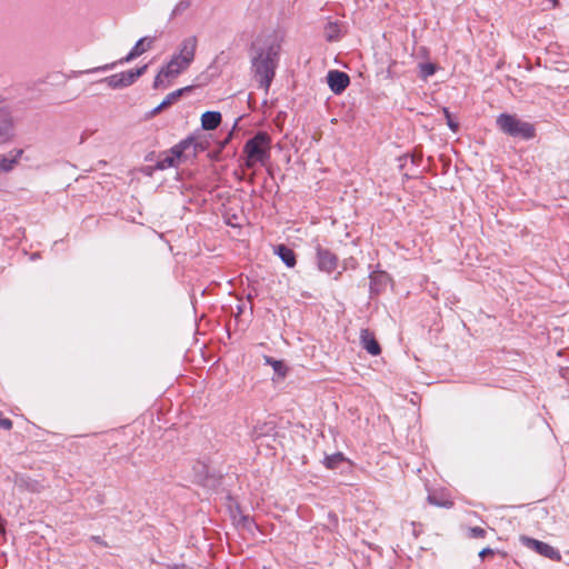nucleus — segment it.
<instances>
[{"label":"nucleus","instance_id":"nucleus-2","mask_svg":"<svg viewBox=\"0 0 569 569\" xmlns=\"http://www.w3.org/2000/svg\"><path fill=\"white\" fill-rule=\"evenodd\" d=\"M271 137L266 131L257 132L243 146V166L252 169L257 163L264 166L270 159Z\"/></svg>","mask_w":569,"mask_h":569},{"label":"nucleus","instance_id":"nucleus-7","mask_svg":"<svg viewBox=\"0 0 569 569\" xmlns=\"http://www.w3.org/2000/svg\"><path fill=\"white\" fill-rule=\"evenodd\" d=\"M520 541L523 546L536 551L540 556H543L552 561L561 560L560 552L557 549H555L552 546H550L543 541H539L535 538L527 537V536H521Z\"/></svg>","mask_w":569,"mask_h":569},{"label":"nucleus","instance_id":"nucleus-24","mask_svg":"<svg viewBox=\"0 0 569 569\" xmlns=\"http://www.w3.org/2000/svg\"><path fill=\"white\" fill-rule=\"evenodd\" d=\"M191 6V0H180L171 12V19L182 14Z\"/></svg>","mask_w":569,"mask_h":569},{"label":"nucleus","instance_id":"nucleus-16","mask_svg":"<svg viewBox=\"0 0 569 569\" xmlns=\"http://www.w3.org/2000/svg\"><path fill=\"white\" fill-rule=\"evenodd\" d=\"M274 253L281 259V261L288 267L293 268L297 263L295 251L286 244H278L274 248Z\"/></svg>","mask_w":569,"mask_h":569},{"label":"nucleus","instance_id":"nucleus-14","mask_svg":"<svg viewBox=\"0 0 569 569\" xmlns=\"http://www.w3.org/2000/svg\"><path fill=\"white\" fill-rule=\"evenodd\" d=\"M23 153L22 149H14L9 154H0V172H10L13 170Z\"/></svg>","mask_w":569,"mask_h":569},{"label":"nucleus","instance_id":"nucleus-30","mask_svg":"<svg viewBox=\"0 0 569 569\" xmlns=\"http://www.w3.org/2000/svg\"><path fill=\"white\" fill-rule=\"evenodd\" d=\"M170 157H174V161L177 162L178 159H180L184 153L183 151L178 147V144L173 146L169 151H167Z\"/></svg>","mask_w":569,"mask_h":569},{"label":"nucleus","instance_id":"nucleus-27","mask_svg":"<svg viewBox=\"0 0 569 569\" xmlns=\"http://www.w3.org/2000/svg\"><path fill=\"white\" fill-rule=\"evenodd\" d=\"M443 114H445V118H446V120H447V124H448V127H449L453 132H457V131L459 130V123L452 119L451 113H450V111L448 110V108H443Z\"/></svg>","mask_w":569,"mask_h":569},{"label":"nucleus","instance_id":"nucleus-3","mask_svg":"<svg viewBox=\"0 0 569 569\" xmlns=\"http://www.w3.org/2000/svg\"><path fill=\"white\" fill-rule=\"evenodd\" d=\"M497 127L503 133L523 140H530L536 136L533 124L522 121L515 114L501 113L496 120Z\"/></svg>","mask_w":569,"mask_h":569},{"label":"nucleus","instance_id":"nucleus-34","mask_svg":"<svg viewBox=\"0 0 569 569\" xmlns=\"http://www.w3.org/2000/svg\"><path fill=\"white\" fill-rule=\"evenodd\" d=\"M421 160H422V153L421 152L420 153H413L411 156V161L413 163H416V164H419Z\"/></svg>","mask_w":569,"mask_h":569},{"label":"nucleus","instance_id":"nucleus-31","mask_svg":"<svg viewBox=\"0 0 569 569\" xmlns=\"http://www.w3.org/2000/svg\"><path fill=\"white\" fill-rule=\"evenodd\" d=\"M0 428H2L4 430H10L12 428V421L8 418H4L1 411H0Z\"/></svg>","mask_w":569,"mask_h":569},{"label":"nucleus","instance_id":"nucleus-35","mask_svg":"<svg viewBox=\"0 0 569 569\" xmlns=\"http://www.w3.org/2000/svg\"><path fill=\"white\" fill-rule=\"evenodd\" d=\"M92 133V131L84 130L80 137V143H83L86 139Z\"/></svg>","mask_w":569,"mask_h":569},{"label":"nucleus","instance_id":"nucleus-32","mask_svg":"<svg viewBox=\"0 0 569 569\" xmlns=\"http://www.w3.org/2000/svg\"><path fill=\"white\" fill-rule=\"evenodd\" d=\"M495 555V550L487 547V548H483L480 552H479V557L481 559H485L486 557L488 556H493Z\"/></svg>","mask_w":569,"mask_h":569},{"label":"nucleus","instance_id":"nucleus-4","mask_svg":"<svg viewBox=\"0 0 569 569\" xmlns=\"http://www.w3.org/2000/svg\"><path fill=\"white\" fill-rule=\"evenodd\" d=\"M153 41H154V38H149V37L141 38L136 42V44L132 47L130 52L124 58H121L119 61H114L111 63H107L104 66L79 71L78 73L86 74V73H94V72H100V71L112 70L116 68V66L130 62V61L134 60L136 58H138L139 56H141L142 53H144L147 50L151 49Z\"/></svg>","mask_w":569,"mask_h":569},{"label":"nucleus","instance_id":"nucleus-22","mask_svg":"<svg viewBox=\"0 0 569 569\" xmlns=\"http://www.w3.org/2000/svg\"><path fill=\"white\" fill-rule=\"evenodd\" d=\"M174 157H170L168 152H163L159 156V159L154 166L157 170H164L176 166Z\"/></svg>","mask_w":569,"mask_h":569},{"label":"nucleus","instance_id":"nucleus-17","mask_svg":"<svg viewBox=\"0 0 569 569\" xmlns=\"http://www.w3.org/2000/svg\"><path fill=\"white\" fill-rule=\"evenodd\" d=\"M178 147L183 151L186 156L187 152L192 149L191 154L196 156L198 151L204 150V146L201 142H198L194 137L190 136L178 143Z\"/></svg>","mask_w":569,"mask_h":569},{"label":"nucleus","instance_id":"nucleus-18","mask_svg":"<svg viewBox=\"0 0 569 569\" xmlns=\"http://www.w3.org/2000/svg\"><path fill=\"white\" fill-rule=\"evenodd\" d=\"M369 278L372 293H379L386 287L388 280L386 272H371Z\"/></svg>","mask_w":569,"mask_h":569},{"label":"nucleus","instance_id":"nucleus-36","mask_svg":"<svg viewBox=\"0 0 569 569\" xmlns=\"http://www.w3.org/2000/svg\"><path fill=\"white\" fill-rule=\"evenodd\" d=\"M91 540H93L94 542H97L99 545L107 546V543L103 541V539L100 536H92Z\"/></svg>","mask_w":569,"mask_h":569},{"label":"nucleus","instance_id":"nucleus-15","mask_svg":"<svg viewBox=\"0 0 569 569\" xmlns=\"http://www.w3.org/2000/svg\"><path fill=\"white\" fill-rule=\"evenodd\" d=\"M222 121V116L219 111H206L201 116V127L206 131L217 129Z\"/></svg>","mask_w":569,"mask_h":569},{"label":"nucleus","instance_id":"nucleus-13","mask_svg":"<svg viewBox=\"0 0 569 569\" xmlns=\"http://www.w3.org/2000/svg\"><path fill=\"white\" fill-rule=\"evenodd\" d=\"M191 90V87H184V88H180L178 90H174L172 92H170L163 100L160 104H158L156 108H153L149 116L150 117H154L157 114H159L162 110L169 108L170 106H172L173 103H176L182 96L184 92L187 91H190Z\"/></svg>","mask_w":569,"mask_h":569},{"label":"nucleus","instance_id":"nucleus-9","mask_svg":"<svg viewBox=\"0 0 569 569\" xmlns=\"http://www.w3.org/2000/svg\"><path fill=\"white\" fill-rule=\"evenodd\" d=\"M317 264L319 270L330 273L338 266V257L329 249L317 247Z\"/></svg>","mask_w":569,"mask_h":569},{"label":"nucleus","instance_id":"nucleus-21","mask_svg":"<svg viewBox=\"0 0 569 569\" xmlns=\"http://www.w3.org/2000/svg\"><path fill=\"white\" fill-rule=\"evenodd\" d=\"M345 456L341 452L333 453L331 456H327L323 460L326 468L335 470L340 467L341 463L345 462Z\"/></svg>","mask_w":569,"mask_h":569},{"label":"nucleus","instance_id":"nucleus-6","mask_svg":"<svg viewBox=\"0 0 569 569\" xmlns=\"http://www.w3.org/2000/svg\"><path fill=\"white\" fill-rule=\"evenodd\" d=\"M147 69L148 64H143L136 69L106 77L100 82L107 83L111 89H122L134 83L138 78L146 73Z\"/></svg>","mask_w":569,"mask_h":569},{"label":"nucleus","instance_id":"nucleus-10","mask_svg":"<svg viewBox=\"0 0 569 569\" xmlns=\"http://www.w3.org/2000/svg\"><path fill=\"white\" fill-rule=\"evenodd\" d=\"M197 44L198 40L196 36L188 37L181 42L179 53L173 56L180 59L182 64L189 67L194 59Z\"/></svg>","mask_w":569,"mask_h":569},{"label":"nucleus","instance_id":"nucleus-1","mask_svg":"<svg viewBox=\"0 0 569 569\" xmlns=\"http://www.w3.org/2000/svg\"><path fill=\"white\" fill-rule=\"evenodd\" d=\"M280 46L271 43L266 48L257 50L251 60V68L254 78L259 81L260 87L268 90L276 74V68L279 61Z\"/></svg>","mask_w":569,"mask_h":569},{"label":"nucleus","instance_id":"nucleus-29","mask_svg":"<svg viewBox=\"0 0 569 569\" xmlns=\"http://www.w3.org/2000/svg\"><path fill=\"white\" fill-rule=\"evenodd\" d=\"M238 525L242 526L243 528L250 530L251 526L254 525L253 519H251L249 516L242 515L239 520H237Z\"/></svg>","mask_w":569,"mask_h":569},{"label":"nucleus","instance_id":"nucleus-38","mask_svg":"<svg viewBox=\"0 0 569 569\" xmlns=\"http://www.w3.org/2000/svg\"><path fill=\"white\" fill-rule=\"evenodd\" d=\"M247 298H248V300H249V301H251V300H252V296H251L250 293L248 295V297H247Z\"/></svg>","mask_w":569,"mask_h":569},{"label":"nucleus","instance_id":"nucleus-28","mask_svg":"<svg viewBox=\"0 0 569 569\" xmlns=\"http://www.w3.org/2000/svg\"><path fill=\"white\" fill-rule=\"evenodd\" d=\"M420 68H421V73L423 74V77L432 76L436 72V66L430 62L422 63L420 66Z\"/></svg>","mask_w":569,"mask_h":569},{"label":"nucleus","instance_id":"nucleus-23","mask_svg":"<svg viewBox=\"0 0 569 569\" xmlns=\"http://www.w3.org/2000/svg\"><path fill=\"white\" fill-rule=\"evenodd\" d=\"M266 363L270 365L274 373H277L279 377H284L287 375V367L281 360H276L271 357H264Z\"/></svg>","mask_w":569,"mask_h":569},{"label":"nucleus","instance_id":"nucleus-25","mask_svg":"<svg viewBox=\"0 0 569 569\" xmlns=\"http://www.w3.org/2000/svg\"><path fill=\"white\" fill-rule=\"evenodd\" d=\"M428 501H429V503H431L433 506L443 507V508H451L453 506L452 501H450V500H440V499H438L433 495H429L428 496Z\"/></svg>","mask_w":569,"mask_h":569},{"label":"nucleus","instance_id":"nucleus-19","mask_svg":"<svg viewBox=\"0 0 569 569\" xmlns=\"http://www.w3.org/2000/svg\"><path fill=\"white\" fill-rule=\"evenodd\" d=\"M13 482L19 490H27L32 492L37 491L39 486L36 480H32L31 478L23 475H16Z\"/></svg>","mask_w":569,"mask_h":569},{"label":"nucleus","instance_id":"nucleus-8","mask_svg":"<svg viewBox=\"0 0 569 569\" xmlns=\"http://www.w3.org/2000/svg\"><path fill=\"white\" fill-rule=\"evenodd\" d=\"M13 136V119L11 111L0 94V143L8 141Z\"/></svg>","mask_w":569,"mask_h":569},{"label":"nucleus","instance_id":"nucleus-11","mask_svg":"<svg viewBox=\"0 0 569 569\" xmlns=\"http://www.w3.org/2000/svg\"><path fill=\"white\" fill-rule=\"evenodd\" d=\"M328 86L336 94L342 93L350 83V78L346 72L330 70L327 74Z\"/></svg>","mask_w":569,"mask_h":569},{"label":"nucleus","instance_id":"nucleus-12","mask_svg":"<svg viewBox=\"0 0 569 569\" xmlns=\"http://www.w3.org/2000/svg\"><path fill=\"white\" fill-rule=\"evenodd\" d=\"M360 343L362 348L371 356H378L381 353V348L375 337V333L370 331L368 328L361 329Z\"/></svg>","mask_w":569,"mask_h":569},{"label":"nucleus","instance_id":"nucleus-5","mask_svg":"<svg viewBox=\"0 0 569 569\" xmlns=\"http://www.w3.org/2000/svg\"><path fill=\"white\" fill-rule=\"evenodd\" d=\"M188 67L182 64L180 59L172 56L170 61L163 66L158 74L154 77L152 88L153 89H160V88H167L170 86V79L176 78L179 76L182 71H184Z\"/></svg>","mask_w":569,"mask_h":569},{"label":"nucleus","instance_id":"nucleus-26","mask_svg":"<svg viewBox=\"0 0 569 569\" xmlns=\"http://www.w3.org/2000/svg\"><path fill=\"white\" fill-rule=\"evenodd\" d=\"M487 531L481 527H470L468 529V537L473 539L485 538Z\"/></svg>","mask_w":569,"mask_h":569},{"label":"nucleus","instance_id":"nucleus-33","mask_svg":"<svg viewBox=\"0 0 569 569\" xmlns=\"http://www.w3.org/2000/svg\"><path fill=\"white\" fill-rule=\"evenodd\" d=\"M231 139H232V131H230L228 133V136L223 139V141H221L220 150L223 149L230 142Z\"/></svg>","mask_w":569,"mask_h":569},{"label":"nucleus","instance_id":"nucleus-37","mask_svg":"<svg viewBox=\"0 0 569 569\" xmlns=\"http://www.w3.org/2000/svg\"><path fill=\"white\" fill-rule=\"evenodd\" d=\"M0 532L3 535L6 533V529H4L3 525H0Z\"/></svg>","mask_w":569,"mask_h":569},{"label":"nucleus","instance_id":"nucleus-20","mask_svg":"<svg viewBox=\"0 0 569 569\" xmlns=\"http://www.w3.org/2000/svg\"><path fill=\"white\" fill-rule=\"evenodd\" d=\"M325 37L329 42L338 41L340 39V27L338 22L329 21L326 24Z\"/></svg>","mask_w":569,"mask_h":569}]
</instances>
